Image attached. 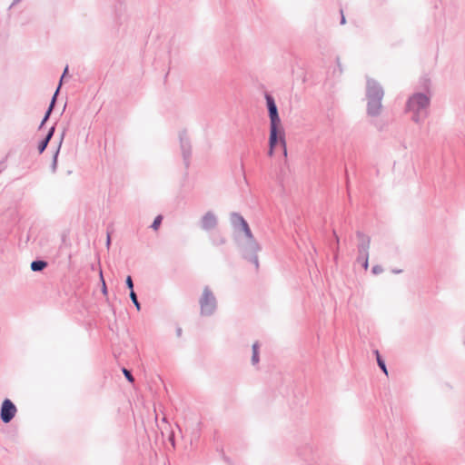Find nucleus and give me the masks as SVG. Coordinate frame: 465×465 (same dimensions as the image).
<instances>
[{"mask_svg":"<svg viewBox=\"0 0 465 465\" xmlns=\"http://www.w3.org/2000/svg\"><path fill=\"white\" fill-rule=\"evenodd\" d=\"M430 98L422 93H417L409 98L407 111L412 113L411 119L415 123H420L427 116Z\"/></svg>","mask_w":465,"mask_h":465,"instance_id":"f257e3e1","label":"nucleus"},{"mask_svg":"<svg viewBox=\"0 0 465 465\" xmlns=\"http://www.w3.org/2000/svg\"><path fill=\"white\" fill-rule=\"evenodd\" d=\"M230 223L237 232H242L247 239V248L252 252H256L259 250L257 242L254 241L252 232L249 227L248 223L239 213L233 212L230 214Z\"/></svg>","mask_w":465,"mask_h":465,"instance_id":"f03ea898","label":"nucleus"},{"mask_svg":"<svg viewBox=\"0 0 465 465\" xmlns=\"http://www.w3.org/2000/svg\"><path fill=\"white\" fill-rule=\"evenodd\" d=\"M357 239H358V258L357 262H369V248H370V242L371 239L368 235L364 234L363 232L358 231L356 233Z\"/></svg>","mask_w":465,"mask_h":465,"instance_id":"7ed1b4c3","label":"nucleus"},{"mask_svg":"<svg viewBox=\"0 0 465 465\" xmlns=\"http://www.w3.org/2000/svg\"><path fill=\"white\" fill-rule=\"evenodd\" d=\"M279 126L280 125H270L269 155L272 156L273 154L274 147L277 144V143L280 142V143L282 147L283 154L286 157L287 156L286 141L283 136V134H280V136H279Z\"/></svg>","mask_w":465,"mask_h":465,"instance_id":"20e7f679","label":"nucleus"},{"mask_svg":"<svg viewBox=\"0 0 465 465\" xmlns=\"http://www.w3.org/2000/svg\"><path fill=\"white\" fill-rule=\"evenodd\" d=\"M201 313L203 315H210L214 312L216 307L215 298L212 292L205 288L200 299Z\"/></svg>","mask_w":465,"mask_h":465,"instance_id":"39448f33","label":"nucleus"},{"mask_svg":"<svg viewBox=\"0 0 465 465\" xmlns=\"http://www.w3.org/2000/svg\"><path fill=\"white\" fill-rule=\"evenodd\" d=\"M265 100L270 118V125H280L281 119L274 98L270 94H265Z\"/></svg>","mask_w":465,"mask_h":465,"instance_id":"423d86ee","label":"nucleus"},{"mask_svg":"<svg viewBox=\"0 0 465 465\" xmlns=\"http://www.w3.org/2000/svg\"><path fill=\"white\" fill-rule=\"evenodd\" d=\"M384 91L382 86L374 79L367 78L366 98H383Z\"/></svg>","mask_w":465,"mask_h":465,"instance_id":"0eeeda50","label":"nucleus"},{"mask_svg":"<svg viewBox=\"0 0 465 465\" xmlns=\"http://www.w3.org/2000/svg\"><path fill=\"white\" fill-rule=\"evenodd\" d=\"M217 225L218 218L213 211H207L200 219V227L203 231H212L215 229Z\"/></svg>","mask_w":465,"mask_h":465,"instance_id":"6e6552de","label":"nucleus"},{"mask_svg":"<svg viewBox=\"0 0 465 465\" xmlns=\"http://www.w3.org/2000/svg\"><path fill=\"white\" fill-rule=\"evenodd\" d=\"M16 411L15 404L9 399H5L1 407V420L5 423H8L15 416Z\"/></svg>","mask_w":465,"mask_h":465,"instance_id":"1a4fd4ad","label":"nucleus"},{"mask_svg":"<svg viewBox=\"0 0 465 465\" xmlns=\"http://www.w3.org/2000/svg\"><path fill=\"white\" fill-rule=\"evenodd\" d=\"M382 98H367V114L369 116H378L381 113Z\"/></svg>","mask_w":465,"mask_h":465,"instance_id":"9d476101","label":"nucleus"},{"mask_svg":"<svg viewBox=\"0 0 465 465\" xmlns=\"http://www.w3.org/2000/svg\"><path fill=\"white\" fill-rule=\"evenodd\" d=\"M180 145L183 153V157L186 165L189 164V159L191 156V144L189 138L185 132L180 133Z\"/></svg>","mask_w":465,"mask_h":465,"instance_id":"9b49d317","label":"nucleus"},{"mask_svg":"<svg viewBox=\"0 0 465 465\" xmlns=\"http://www.w3.org/2000/svg\"><path fill=\"white\" fill-rule=\"evenodd\" d=\"M211 241L214 246H221L225 244L226 238L223 233L216 232L211 234Z\"/></svg>","mask_w":465,"mask_h":465,"instance_id":"f8f14e48","label":"nucleus"},{"mask_svg":"<svg viewBox=\"0 0 465 465\" xmlns=\"http://www.w3.org/2000/svg\"><path fill=\"white\" fill-rule=\"evenodd\" d=\"M57 94H58V89L55 91V93H54V96L52 98L50 105H49V107H48V109H47V111H46V113H45V116H44V118L42 120V122H41L40 128H42V126L45 124V123L48 120V118H49V116H50V114H51V113L53 111V108L54 106Z\"/></svg>","mask_w":465,"mask_h":465,"instance_id":"ddd939ff","label":"nucleus"},{"mask_svg":"<svg viewBox=\"0 0 465 465\" xmlns=\"http://www.w3.org/2000/svg\"><path fill=\"white\" fill-rule=\"evenodd\" d=\"M64 135V132L62 134L61 140H63ZM61 144H62V141H60L58 148H57L56 152L54 154L53 163H52V171L53 172H55V170H56L57 157H58V153H59V150H60Z\"/></svg>","mask_w":465,"mask_h":465,"instance_id":"4468645a","label":"nucleus"},{"mask_svg":"<svg viewBox=\"0 0 465 465\" xmlns=\"http://www.w3.org/2000/svg\"><path fill=\"white\" fill-rule=\"evenodd\" d=\"M162 221H163V216L162 215H157L154 218V220H153V223L151 225V228L153 230H154V231H157L159 229L161 223H162Z\"/></svg>","mask_w":465,"mask_h":465,"instance_id":"2eb2a0df","label":"nucleus"},{"mask_svg":"<svg viewBox=\"0 0 465 465\" xmlns=\"http://www.w3.org/2000/svg\"><path fill=\"white\" fill-rule=\"evenodd\" d=\"M252 363L256 364L259 361V351H258V345L257 343H254L252 345Z\"/></svg>","mask_w":465,"mask_h":465,"instance_id":"dca6fc26","label":"nucleus"},{"mask_svg":"<svg viewBox=\"0 0 465 465\" xmlns=\"http://www.w3.org/2000/svg\"><path fill=\"white\" fill-rule=\"evenodd\" d=\"M376 356H377V362H378V364H379L380 368L383 371V372H384L386 375H388V371H387V368H386V366H385V363H384V361L381 359V357H380V354H379V351H376Z\"/></svg>","mask_w":465,"mask_h":465,"instance_id":"f3484780","label":"nucleus"},{"mask_svg":"<svg viewBox=\"0 0 465 465\" xmlns=\"http://www.w3.org/2000/svg\"><path fill=\"white\" fill-rule=\"evenodd\" d=\"M47 263H31V269L34 272L42 271Z\"/></svg>","mask_w":465,"mask_h":465,"instance_id":"a211bd4d","label":"nucleus"},{"mask_svg":"<svg viewBox=\"0 0 465 465\" xmlns=\"http://www.w3.org/2000/svg\"><path fill=\"white\" fill-rule=\"evenodd\" d=\"M49 142L48 140L43 139L41 143L38 145V151L40 153H42L47 147Z\"/></svg>","mask_w":465,"mask_h":465,"instance_id":"6ab92c4d","label":"nucleus"},{"mask_svg":"<svg viewBox=\"0 0 465 465\" xmlns=\"http://www.w3.org/2000/svg\"><path fill=\"white\" fill-rule=\"evenodd\" d=\"M130 297H131V299H132L133 302L134 303L135 307H136L138 310H140V304H139V302H138V301H137L136 294H135V292H134V291H132V292H131V293H130Z\"/></svg>","mask_w":465,"mask_h":465,"instance_id":"aec40b11","label":"nucleus"},{"mask_svg":"<svg viewBox=\"0 0 465 465\" xmlns=\"http://www.w3.org/2000/svg\"><path fill=\"white\" fill-rule=\"evenodd\" d=\"M383 270L381 269V267L379 265V264H374L371 266V272L374 275H377L379 274L380 272H381Z\"/></svg>","mask_w":465,"mask_h":465,"instance_id":"412c9836","label":"nucleus"},{"mask_svg":"<svg viewBox=\"0 0 465 465\" xmlns=\"http://www.w3.org/2000/svg\"><path fill=\"white\" fill-rule=\"evenodd\" d=\"M123 373L124 374L125 378L130 381V382H134V379L133 377V375L131 374V372L126 370V369H123Z\"/></svg>","mask_w":465,"mask_h":465,"instance_id":"4be33fe9","label":"nucleus"},{"mask_svg":"<svg viewBox=\"0 0 465 465\" xmlns=\"http://www.w3.org/2000/svg\"><path fill=\"white\" fill-rule=\"evenodd\" d=\"M54 127L53 126L49 129L47 134L45 135V137L44 139L48 140V142H50L51 138L54 135Z\"/></svg>","mask_w":465,"mask_h":465,"instance_id":"5701e85b","label":"nucleus"},{"mask_svg":"<svg viewBox=\"0 0 465 465\" xmlns=\"http://www.w3.org/2000/svg\"><path fill=\"white\" fill-rule=\"evenodd\" d=\"M126 285L127 287L131 290V292L133 291V288H134V283H133V280L131 278V276H128L126 278Z\"/></svg>","mask_w":465,"mask_h":465,"instance_id":"b1692460","label":"nucleus"},{"mask_svg":"<svg viewBox=\"0 0 465 465\" xmlns=\"http://www.w3.org/2000/svg\"><path fill=\"white\" fill-rule=\"evenodd\" d=\"M100 275H101V278H103L102 271H100ZM102 282H103L102 292L104 294H107V288L105 285V282L104 281V279H102Z\"/></svg>","mask_w":465,"mask_h":465,"instance_id":"393cba45","label":"nucleus"},{"mask_svg":"<svg viewBox=\"0 0 465 465\" xmlns=\"http://www.w3.org/2000/svg\"><path fill=\"white\" fill-rule=\"evenodd\" d=\"M67 72H68V66H66V67L64 68V71L63 75H62V77H61V80H60V84H59V85H61V84H62L63 78H64V75L67 74ZM59 88H60V86H58V88H57V89L59 90Z\"/></svg>","mask_w":465,"mask_h":465,"instance_id":"a878e982","label":"nucleus"},{"mask_svg":"<svg viewBox=\"0 0 465 465\" xmlns=\"http://www.w3.org/2000/svg\"><path fill=\"white\" fill-rule=\"evenodd\" d=\"M250 259H251V262H258V257L255 254L253 256H251Z\"/></svg>","mask_w":465,"mask_h":465,"instance_id":"bb28decb","label":"nucleus"},{"mask_svg":"<svg viewBox=\"0 0 465 465\" xmlns=\"http://www.w3.org/2000/svg\"><path fill=\"white\" fill-rule=\"evenodd\" d=\"M341 25H344V24H345V17H344V15H341Z\"/></svg>","mask_w":465,"mask_h":465,"instance_id":"cd10ccee","label":"nucleus"},{"mask_svg":"<svg viewBox=\"0 0 465 465\" xmlns=\"http://www.w3.org/2000/svg\"><path fill=\"white\" fill-rule=\"evenodd\" d=\"M369 265H370V263H368V262L363 263V267L366 271L369 270Z\"/></svg>","mask_w":465,"mask_h":465,"instance_id":"c85d7f7f","label":"nucleus"},{"mask_svg":"<svg viewBox=\"0 0 465 465\" xmlns=\"http://www.w3.org/2000/svg\"><path fill=\"white\" fill-rule=\"evenodd\" d=\"M21 0H13V3L11 5V7L19 3Z\"/></svg>","mask_w":465,"mask_h":465,"instance_id":"c756f323","label":"nucleus"},{"mask_svg":"<svg viewBox=\"0 0 465 465\" xmlns=\"http://www.w3.org/2000/svg\"><path fill=\"white\" fill-rule=\"evenodd\" d=\"M333 234H334V236H335V238H336V242H337V243H339V238H338V236L336 235L335 231H333Z\"/></svg>","mask_w":465,"mask_h":465,"instance_id":"7c9ffc66","label":"nucleus"},{"mask_svg":"<svg viewBox=\"0 0 465 465\" xmlns=\"http://www.w3.org/2000/svg\"><path fill=\"white\" fill-rule=\"evenodd\" d=\"M109 242H110V236H109V234H108V235H107V243L109 244Z\"/></svg>","mask_w":465,"mask_h":465,"instance_id":"2f4dec72","label":"nucleus"},{"mask_svg":"<svg viewBox=\"0 0 465 465\" xmlns=\"http://www.w3.org/2000/svg\"><path fill=\"white\" fill-rule=\"evenodd\" d=\"M34 262H44V261H43V260L36 259V260H35Z\"/></svg>","mask_w":465,"mask_h":465,"instance_id":"473e14b6","label":"nucleus"}]
</instances>
